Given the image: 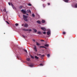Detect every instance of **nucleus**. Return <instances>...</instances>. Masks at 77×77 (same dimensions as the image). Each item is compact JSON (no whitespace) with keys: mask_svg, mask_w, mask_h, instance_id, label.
<instances>
[{"mask_svg":"<svg viewBox=\"0 0 77 77\" xmlns=\"http://www.w3.org/2000/svg\"><path fill=\"white\" fill-rule=\"evenodd\" d=\"M43 34L44 35H45V34H46V32H43Z\"/></svg>","mask_w":77,"mask_h":77,"instance_id":"c85d7f7f","label":"nucleus"},{"mask_svg":"<svg viewBox=\"0 0 77 77\" xmlns=\"http://www.w3.org/2000/svg\"><path fill=\"white\" fill-rule=\"evenodd\" d=\"M24 26L25 27H28V24L26 23L24 25Z\"/></svg>","mask_w":77,"mask_h":77,"instance_id":"9b49d317","label":"nucleus"},{"mask_svg":"<svg viewBox=\"0 0 77 77\" xmlns=\"http://www.w3.org/2000/svg\"><path fill=\"white\" fill-rule=\"evenodd\" d=\"M4 12H5L6 13H7V12H6V9L4 8L3 10Z\"/></svg>","mask_w":77,"mask_h":77,"instance_id":"6ab92c4d","label":"nucleus"},{"mask_svg":"<svg viewBox=\"0 0 77 77\" xmlns=\"http://www.w3.org/2000/svg\"><path fill=\"white\" fill-rule=\"evenodd\" d=\"M28 6H32V4H28Z\"/></svg>","mask_w":77,"mask_h":77,"instance_id":"412c9836","label":"nucleus"},{"mask_svg":"<svg viewBox=\"0 0 77 77\" xmlns=\"http://www.w3.org/2000/svg\"><path fill=\"white\" fill-rule=\"evenodd\" d=\"M17 58L19 60H20V58H19V57H17Z\"/></svg>","mask_w":77,"mask_h":77,"instance_id":"a19ab883","label":"nucleus"},{"mask_svg":"<svg viewBox=\"0 0 77 77\" xmlns=\"http://www.w3.org/2000/svg\"><path fill=\"white\" fill-rule=\"evenodd\" d=\"M15 25L16 26H18V24L16 23L15 24Z\"/></svg>","mask_w":77,"mask_h":77,"instance_id":"4be33fe9","label":"nucleus"},{"mask_svg":"<svg viewBox=\"0 0 77 77\" xmlns=\"http://www.w3.org/2000/svg\"><path fill=\"white\" fill-rule=\"evenodd\" d=\"M8 5H9V6H11V3L10 2H9Z\"/></svg>","mask_w":77,"mask_h":77,"instance_id":"e433bc0d","label":"nucleus"},{"mask_svg":"<svg viewBox=\"0 0 77 77\" xmlns=\"http://www.w3.org/2000/svg\"><path fill=\"white\" fill-rule=\"evenodd\" d=\"M29 31H32V30L31 29H29Z\"/></svg>","mask_w":77,"mask_h":77,"instance_id":"ea45409f","label":"nucleus"},{"mask_svg":"<svg viewBox=\"0 0 77 77\" xmlns=\"http://www.w3.org/2000/svg\"><path fill=\"white\" fill-rule=\"evenodd\" d=\"M22 26H24V24H23V25H22Z\"/></svg>","mask_w":77,"mask_h":77,"instance_id":"a18cd8bd","label":"nucleus"},{"mask_svg":"<svg viewBox=\"0 0 77 77\" xmlns=\"http://www.w3.org/2000/svg\"><path fill=\"white\" fill-rule=\"evenodd\" d=\"M33 29V30H34V31H35V32H37V30L36 29Z\"/></svg>","mask_w":77,"mask_h":77,"instance_id":"4468645a","label":"nucleus"},{"mask_svg":"<svg viewBox=\"0 0 77 77\" xmlns=\"http://www.w3.org/2000/svg\"><path fill=\"white\" fill-rule=\"evenodd\" d=\"M41 29L43 31H46V29L44 27H41Z\"/></svg>","mask_w":77,"mask_h":77,"instance_id":"7ed1b4c3","label":"nucleus"},{"mask_svg":"<svg viewBox=\"0 0 77 77\" xmlns=\"http://www.w3.org/2000/svg\"><path fill=\"white\" fill-rule=\"evenodd\" d=\"M40 66H43V64H40Z\"/></svg>","mask_w":77,"mask_h":77,"instance_id":"72a5a7b5","label":"nucleus"},{"mask_svg":"<svg viewBox=\"0 0 77 77\" xmlns=\"http://www.w3.org/2000/svg\"><path fill=\"white\" fill-rule=\"evenodd\" d=\"M33 41H34V42H35V40H33Z\"/></svg>","mask_w":77,"mask_h":77,"instance_id":"58836bf2","label":"nucleus"},{"mask_svg":"<svg viewBox=\"0 0 77 77\" xmlns=\"http://www.w3.org/2000/svg\"><path fill=\"white\" fill-rule=\"evenodd\" d=\"M72 6H73V8H77V4L75 5V6H74V5H72Z\"/></svg>","mask_w":77,"mask_h":77,"instance_id":"20e7f679","label":"nucleus"},{"mask_svg":"<svg viewBox=\"0 0 77 77\" xmlns=\"http://www.w3.org/2000/svg\"><path fill=\"white\" fill-rule=\"evenodd\" d=\"M43 7H44V8L45 7V5H43Z\"/></svg>","mask_w":77,"mask_h":77,"instance_id":"f704fd0d","label":"nucleus"},{"mask_svg":"<svg viewBox=\"0 0 77 77\" xmlns=\"http://www.w3.org/2000/svg\"><path fill=\"white\" fill-rule=\"evenodd\" d=\"M34 49V51L35 52H37L38 51V49H37V48L36 47V46H34V47L33 48Z\"/></svg>","mask_w":77,"mask_h":77,"instance_id":"f03ea898","label":"nucleus"},{"mask_svg":"<svg viewBox=\"0 0 77 77\" xmlns=\"http://www.w3.org/2000/svg\"><path fill=\"white\" fill-rule=\"evenodd\" d=\"M35 59H39V57H38L37 56H35Z\"/></svg>","mask_w":77,"mask_h":77,"instance_id":"f3484780","label":"nucleus"},{"mask_svg":"<svg viewBox=\"0 0 77 77\" xmlns=\"http://www.w3.org/2000/svg\"><path fill=\"white\" fill-rule=\"evenodd\" d=\"M23 30H24V31H29V29H23Z\"/></svg>","mask_w":77,"mask_h":77,"instance_id":"1a4fd4ad","label":"nucleus"},{"mask_svg":"<svg viewBox=\"0 0 77 77\" xmlns=\"http://www.w3.org/2000/svg\"><path fill=\"white\" fill-rule=\"evenodd\" d=\"M63 35H65V34H66V32H63Z\"/></svg>","mask_w":77,"mask_h":77,"instance_id":"bb28decb","label":"nucleus"},{"mask_svg":"<svg viewBox=\"0 0 77 77\" xmlns=\"http://www.w3.org/2000/svg\"><path fill=\"white\" fill-rule=\"evenodd\" d=\"M23 37H24V38H26V37L25 36H24V35H23Z\"/></svg>","mask_w":77,"mask_h":77,"instance_id":"c9c22d12","label":"nucleus"},{"mask_svg":"<svg viewBox=\"0 0 77 77\" xmlns=\"http://www.w3.org/2000/svg\"><path fill=\"white\" fill-rule=\"evenodd\" d=\"M64 2L66 3H68L69 1L68 0H64Z\"/></svg>","mask_w":77,"mask_h":77,"instance_id":"2eb2a0df","label":"nucleus"},{"mask_svg":"<svg viewBox=\"0 0 77 77\" xmlns=\"http://www.w3.org/2000/svg\"><path fill=\"white\" fill-rule=\"evenodd\" d=\"M48 5H50V3H48Z\"/></svg>","mask_w":77,"mask_h":77,"instance_id":"4c0bfd02","label":"nucleus"},{"mask_svg":"<svg viewBox=\"0 0 77 77\" xmlns=\"http://www.w3.org/2000/svg\"><path fill=\"white\" fill-rule=\"evenodd\" d=\"M6 23H7V24H9V22H8V21H6Z\"/></svg>","mask_w":77,"mask_h":77,"instance_id":"473e14b6","label":"nucleus"},{"mask_svg":"<svg viewBox=\"0 0 77 77\" xmlns=\"http://www.w3.org/2000/svg\"><path fill=\"white\" fill-rule=\"evenodd\" d=\"M36 45H38V46H40L41 45V44L38 43V42H36Z\"/></svg>","mask_w":77,"mask_h":77,"instance_id":"f8f14e48","label":"nucleus"},{"mask_svg":"<svg viewBox=\"0 0 77 77\" xmlns=\"http://www.w3.org/2000/svg\"><path fill=\"white\" fill-rule=\"evenodd\" d=\"M30 58H26V60H27V61H30Z\"/></svg>","mask_w":77,"mask_h":77,"instance_id":"a211bd4d","label":"nucleus"},{"mask_svg":"<svg viewBox=\"0 0 77 77\" xmlns=\"http://www.w3.org/2000/svg\"><path fill=\"white\" fill-rule=\"evenodd\" d=\"M37 23H38V24H41V21L40 20H37L36 21Z\"/></svg>","mask_w":77,"mask_h":77,"instance_id":"9d476101","label":"nucleus"},{"mask_svg":"<svg viewBox=\"0 0 77 77\" xmlns=\"http://www.w3.org/2000/svg\"><path fill=\"white\" fill-rule=\"evenodd\" d=\"M44 57V55H42L41 56V58H42V57Z\"/></svg>","mask_w":77,"mask_h":77,"instance_id":"7c9ffc66","label":"nucleus"},{"mask_svg":"<svg viewBox=\"0 0 77 77\" xmlns=\"http://www.w3.org/2000/svg\"><path fill=\"white\" fill-rule=\"evenodd\" d=\"M42 23H44L45 22V20H42Z\"/></svg>","mask_w":77,"mask_h":77,"instance_id":"dca6fc26","label":"nucleus"},{"mask_svg":"<svg viewBox=\"0 0 77 77\" xmlns=\"http://www.w3.org/2000/svg\"><path fill=\"white\" fill-rule=\"evenodd\" d=\"M37 33V34H39V35H41V31H38Z\"/></svg>","mask_w":77,"mask_h":77,"instance_id":"ddd939ff","label":"nucleus"},{"mask_svg":"<svg viewBox=\"0 0 77 77\" xmlns=\"http://www.w3.org/2000/svg\"><path fill=\"white\" fill-rule=\"evenodd\" d=\"M32 16L33 17H35V14H32Z\"/></svg>","mask_w":77,"mask_h":77,"instance_id":"a878e982","label":"nucleus"},{"mask_svg":"<svg viewBox=\"0 0 77 77\" xmlns=\"http://www.w3.org/2000/svg\"><path fill=\"white\" fill-rule=\"evenodd\" d=\"M27 13H29V14H31V11L30 10H27L26 11Z\"/></svg>","mask_w":77,"mask_h":77,"instance_id":"423d86ee","label":"nucleus"},{"mask_svg":"<svg viewBox=\"0 0 77 77\" xmlns=\"http://www.w3.org/2000/svg\"><path fill=\"white\" fill-rule=\"evenodd\" d=\"M23 20H24V21H27V19L28 17L27 16L24 15H23Z\"/></svg>","mask_w":77,"mask_h":77,"instance_id":"f257e3e1","label":"nucleus"},{"mask_svg":"<svg viewBox=\"0 0 77 77\" xmlns=\"http://www.w3.org/2000/svg\"><path fill=\"white\" fill-rule=\"evenodd\" d=\"M40 48H45V47L42 46H40Z\"/></svg>","mask_w":77,"mask_h":77,"instance_id":"393cba45","label":"nucleus"},{"mask_svg":"<svg viewBox=\"0 0 77 77\" xmlns=\"http://www.w3.org/2000/svg\"><path fill=\"white\" fill-rule=\"evenodd\" d=\"M47 33L48 35H49L51 33V32L50 31H49L47 32Z\"/></svg>","mask_w":77,"mask_h":77,"instance_id":"0eeeda50","label":"nucleus"},{"mask_svg":"<svg viewBox=\"0 0 77 77\" xmlns=\"http://www.w3.org/2000/svg\"><path fill=\"white\" fill-rule=\"evenodd\" d=\"M11 6H12V7H14V5H13L11 3Z\"/></svg>","mask_w":77,"mask_h":77,"instance_id":"2f4dec72","label":"nucleus"},{"mask_svg":"<svg viewBox=\"0 0 77 77\" xmlns=\"http://www.w3.org/2000/svg\"><path fill=\"white\" fill-rule=\"evenodd\" d=\"M29 66H31V67H32V66H33V64H30L29 65Z\"/></svg>","mask_w":77,"mask_h":77,"instance_id":"aec40b11","label":"nucleus"},{"mask_svg":"<svg viewBox=\"0 0 77 77\" xmlns=\"http://www.w3.org/2000/svg\"><path fill=\"white\" fill-rule=\"evenodd\" d=\"M45 47H48L49 46V45L47 44H45Z\"/></svg>","mask_w":77,"mask_h":77,"instance_id":"6e6552de","label":"nucleus"},{"mask_svg":"<svg viewBox=\"0 0 77 77\" xmlns=\"http://www.w3.org/2000/svg\"><path fill=\"white\" fill-rule=\"evenodd\" d=\"M31 57L32 59H34V57H33V56L31 55Z\"/></svg>","mask_w":77,"mask_h":77,"instance_id":"b1692460","label":"nucleus"},{"mask_svg":"<svg viewBox=\"0 0 77 77\" xmlns=\"http://www.w3.org/2000/svg\"><path fill=\"white\" fill-rule=\"evenodd\" d=\"M24 51H25V52H26V53H27V50L26 49H24Z\"/></svg>","mask_w":77,"mask_h":77,"instance_id":"5701e85b","label":"nucleus"},{"mask_svg":"<svg viewBox=\"0 0 77 77\" xmlns=\"http://www.w3.org/2000/svg\"><path fill=\"white\" fill-rule=\"evenodd\" d=\"M47 56L48 57H50V54H47Z\"/></svg>","mask_w":77,"mask_h":77,"instance_id":"cd10ccee","label":"nucleus"},{"mask_svg":"<svg viewBox=\"0 0 77 77\" xmlns=\"http://www.w3.org/2000/svg\"><path fill=\"white\" fill-rule=\"evenodd\" d=\"M39 56H41V54H39Z\"/></svg>","mask_w":77,"mask_h":77,"instance_id":"79ce46f5","label":"nucleus"},{"mask_svg":"<svg viewBox=\"0 0 77 77\" xmlns=\"http://www.w3.org/2000/svg\"><path fill=\"white\" fill-rule=\"evenodd\" d=\"M41 42H45V41L43 40H41Z\"/></svg>","mask_w":77,"mask_h":77,"instance_id":"c756f323","label":"nucleus"},{"mask_svg":"<svg viewBox=\"0 0 77 77\" xmlns=\"http://www.w3.org/2000/svg\"><path fill=\"white\" fill-rule=\"evenodd\" d=\"M13 8H14V6H13V7H12Z\"/></svg>","mask_w":77,"mask_h":77,"instance_id":"c03bdc74","label":"nucleus"},{"mask_svg":"<svg viewBox=\"0 0 77 77\" xmlns=\"http://www.w3.org/2000/svg\"><path fill=\"white\" fill-rule=\"evenodd\" d=\"M21 11L24 14H26V11H24V10H22Z\"/></svg>","mask_w":77,"mask_h":77,"instance_id":"39448f33","label":"nucleus"},{"mask_svg":"<svg viewBox=\"0 0 77 77\" xmlns=\"http://www.w3.org/2000/svg\"><path fill=\"white\" fill-rule=\"evenodd\" d=\"M45 48L46 49H47V48H46V47H45V48Z\"/></svg>","mask_w":77,"mask_h":77,"instance_id":"37998d69","label":"nucleus"}]
</instances>
